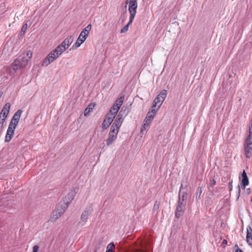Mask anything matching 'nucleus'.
<instances>
[{"label": "nucleus", "mask_w": 252, "mask_h": 252, "mask_svg": "<svg viewBox=\"0 0 252 252\" xmlns=\"http://www.w3.org/2000/svg\"><path fill=\"white\" fill-rule=\"evenodd\" d=\"M241 189L239 186H238V198H239L240 194Z\"/></svg>", "instance_id": "c9c22d12"}, {"label": "nucleus", "mask_w": 252, "mask_h": 252, "mask_svg": "<svg viewBox=\"0 0 252 252\" xmlns=\"http://www.w3.org/2000/svg\"><path fill=\"white\" fill-rule=\"evenodd\" d=\"M10 106H11V105H10V103L8 102V103H6L3 106L2 109L0 113L1 115V116L3 117V119H6V118L8 115V113L9 112Z\"/></svg>", "instance_id": "2eb2a0df"}, {"label": "nucleus", "mask_w": 252, "mask_h": 252, "mask_svg": "<svg viewBox=\"0 0 252 252\" xmlns=\"http://www.w3.org/2000/svg\"><path fill=\"white\" fill-rule=\"evenodd\" d=\"M114 249V245L113 243H110L107 246L106 252H113Z\"/></svg>", "instance_id": "a878e982"}, {"label": "nucleus", "mask_w": 252, "mask_h": 252, "mask_svg": "<svg viewBox=\"0 0 252 252\" xmlns=\"http://www.w3.org/2000/svg\"><path fill=\"white\" fill-rule=\"evenodd\" d=\"M22 113V111L21 110H18L14 114L13 116L12 117V118L11 120V121H10L9 125L12 126L16 127V126H17V125L20 121Z\"/></svg>", "instance_id": "9b49d317"}, {"label": "nucleus", "mask_w": 252, "mask_h": 252, "mask_svg": "<svg viewBox=\"0 0 252 252\" xmlns=\"http://www.w3.org/2000/svg\"><path fill=\"white\" fill-rule=\"evenodd\" d=\"M158 111V108H153V107H151L150 111L148 112L147 115L146 117L150 120H152L155 117V116Z\"/></svg>", "instance_id": "6ab92c4d"}, {"label": "nucleus", "mask_w": 252, "mask_h": 252, "mask_svg": "<svg viewBox=\"0 0 252 252\" xmlns=\"http://www.w3.org/2000/svg\"><path fill=\"white\" fill-rule=\"evenodd\" d=\"M119 131L118 130H115V128H111L108 134V137L106 140L107 146L111 145L116 140Z\"/></svg>", "instance_id": "6e6552de"}, {"label": "nucleus", "mask_w": 252, "mask_h": 252, "mask_svg": "<svg viewBox=\"0 0 252 252\" xmlns=\"http://www.w3.org/2000/svg\"><path fill=\"white\" fill-rule=\"evenodd\" d=\"M246 241L249 245L252 246V229L250 226L247 227Z\"/></svg>", "instance_id": "f3484780"}, {"label": "nucleus", "mask_w": 252, "mask_h": 252, "mask_svg": "<svg viewBox=\"0 0 252 252\" xmlns=\"http://www.w3.org/2000/svg\"><path fill=\"white\" fill-rule=\"evenodd\" d=\"M84 41L80 38H77L75 43L73 45L72 49H76L78 48Z\"/></svg>", "instance_id": "b1692460"}, {"label": "nucleus", "mask_w": 252, "mask_h": 252, "mask_svg": "<svg viewBox=\"0 0 252 252\" xmlns=\"http://www.w3.org/2000/svg\"><path fill=\"white\" fill-rule=\"evenodd\" d=\"M167 95V91L162 90L159 94L155 98L152 107L153 108H158L161 106Z\"/></svg>", "instance_id": "423d86ee"}, {"label": "nucleus", "mask_w": 252, "mask_h": 252, "mask_svg": "<svg viewBox=\"0 0 252 252\" xmlns=\"http://www.w3.org/2000/svg\"><path fill=\"white\" fill-rule=\"evenodd\" d=\"M61 216L62 215L58 213V212L56 211V210H54L52 214L49 221L54 222L57 220H58Z\"/></svg>", "instance_id": "412c9836"}, {"label": "nucleus", "mask_w": 252, "mask_h": 252, "mask_svg": "<svg viewBox=\"0 0 252 252\" xmlns=\"http://www.w3.org/2000/svg\"><path fill=\"white\" fill-rule=\"evenodd\" d=\"M39 247L37 245H34L33 247V252H37Z\"/></svg>", "instance_id": "473e14b6"}, {"label": "nucleus", "mask_w": 252, "mask_h": 252, "mask_svg": "<svg viewBox=\"0 0 252 252\" xmlns=\"http://www.w3.org/2000/svg\"><path fill=\"white\" fill-rule=\"evenodd\" d=\"M32 51L28 50L19 56L11 65L10 73L14 74L18 69L25 67L32 57Z\"/></svg>", "instance_id": "f257e3e1"}, {"label": "nucleus", "mask_w": 252, "mask_h": 252, "mask_svg": "<svg viewBox=\"0 0 252 252\" xmlns=\"http://www.w3.org/2000/svg\"><path fill=\"white\" fill-rule=\"evenodd\" d=\"M16 127L8 126L6 134L5 137V142H9L13 136Z\"/></svg>", "instance_id": "ddd939ff"}, {"label": "nucleus", "mask_w": 252, "mask_h": 252, "mask_svg": "<svg viewBox=\"0 0 252 252\" xmlns=\"http://www.w3.org/2000/svg\"><path fill=\"white\" fill-rule=\"evenodd\" d=\"M197 192H198V193H199V196L198 197H196V198H197V197H198V198H200V194L201 193V189H200L199 188L197 189Z\"/></svg>", "instance_id": "f704fd0d"}, {"label": "nucleus", "mask_w": 252, "mask_h": 252, "mask_svg": "<svg viewBox=\"0 0 252 252\" xmlns=\"http://www.w3.org/2000/svg\"><path fill=\"white\" fill-rule=\"evenodd\" d=\"M236 252H244L242 250L239 249H238L236 251Z\"/></svg>", "instance_id": "e433bc0d"}, {"label": "nucleus", "mask_w": 252, "mask_h": 252, "mask_svg": "<svg viewBox=\"0 0 252 252\" xmlns=\"http://www.w3.org/2000/svg\"><path fill=\"white\" fill-rule=\"evenodd\" d=\"M123 109L124 107H123L119 112L111 128H115V130H118V131H119L120 127L123 123L124 119L126 115L125 113V110H124Z\"/></svg>", "instance_id": "39448f33"}, {"label": "nucleus", "mask_w": 252, "mask_h": 252, "mask_svg": "<svg viewBox=\"0 0 252 252\" xmlns=\"http://www.w3.org/2000/svg\"><path fill=\"white\" fill-rule=\"evenodd\" d=\"M0 119H3V117L1 116V115L0 114Z\"/></svg>", "instance_id": "ea45409f"}, {"label": "nucleus", "mask_w": 252, "mask_h": 252, "mask_svg": "<svg viewBox=\"0 0 252 252\" xmlns=\"http://www.w3.org/2000/svg\"><path fill=\"white\" fill-rule=\"evenodd\" d=\"M151 120H150L149 119L147 118V117L145 118V120H144V124H148V126H150V123L151 122Z\"/></svg>", "instance_id": "2f4dec72"}, {"label": "nucleus", "mask_w": 252, "mask_h": 252, "mask_svg": "<svg viewBox=\"0 0 252 252\" xmlns=\"http://www.w3.org/2000/svg\"><path fill=\"white\" fill-rule=\"evenodd\" d=\"M63 52V51L62 49H60L57 46L54 50L52 51L44 60L42 63V65L47 66L49 64L58 59Z\"/></svg>", "instance_id": "f03ea898"}, {"label": "nucleus", "mask_w": 252, "mask_h": 252, "mask_svg": "<svg viewBox=\"0 0 252 252\" xmlns=\"http://www.w3.org/2000/svg\"><path fill=\"white\" fill-rule=\"evenodd\" d=\"M2 94V93L1 92H0V97L1 96Z\"/></svg>", "instance_id": "a19ab883"}, {"label": "nucleus", "mask_w": 252, "mask_h": 252, "mask_svg": "<svg viewBox=\"0 0 252 252\" xmlns=\"http://www.w3.org/2000/svg\"><path fill=\"white\" fill-rule=\"evenodd\" d=\"M75 197V193L73 191L70 192L64 198L63 201H65V203H67V205L73 200Z\"/></svg>", "instance_id": "aec40b11"}, {"label": "nucleus", "mask_w": 252, "mask_h": 252, "mask_svg": "<svg viewBox=\"0 0 252 252\" xmlns=\"http://www.w3.org/2000/svg\"><path fill=\"white\" fill-rule=\"evenodd\" d=\"M91 25H88L81 32L80 34L79 35L78 38H80L81 39L83 40V41H85L87 37L88 36V35L90 33V31L91 30Z\"/></svg>", "instance_id": "f8f14e48"}, {"label": "nucleus", "mask_w": 252, "mask_h": 252, "mask_svg": "<svg viewBox=\"0 0 252 252\" xmlns=\"http://www.w3.org/2000/svg\"><path fill=\"white\" fill-rule=\"evenodd\" d=\"M102 147H101V146H100V148H103L104 147V144H102Z\"/></svg>", "instance_id": "4c0bfd02"}, {"label": "nucleus", "mask_w": 252, "mask_h": 252, "mask_svg": "<svg viewBox=\"0 0 252 252\" xmlns=\"http://www.w3.org/2000/svg\"><path fill=\"white\" fill-rule=\"evenodd\" d=\"M124 100V96H121L118 98L110 110L109 113L107 114L106 117L108 118L112 117V120H114L116 114L123 104Z\"/></svg>", "instance_id": "20e7f679"}, {"label": "nucleus", "mask_w": 252, "mask_h": 252, "mask_svg": "<svg viewBox=\"0 0 252 252\" xmlns=\"http://www.w3.org/2000/svg\"><path fill=\"white\" fill-rule=\"evenodd\" d=\"M223 243H225V244H226V243H227L226 240H223Z\"/></svg>", "instance_id": "58836bf2"}, {"label": "nucleus", "mask_w": 252, "mask_h": 252, "mask_svg": "<svg viewBox=\"0 0 252 252\" xmlns=\"http://www.w3.org/2000/svg\"><path fill=\"white\" fill-rule=\"evenodd\" d=\"M28 25L27 24H25L22 27L21 30V32L23 33V34H25L27 29Z\"/></svg>", "instance_id": "cd10ccee"}, {"label": "nucleus", "mask_w": 252, "mask_h": 252, "mask_svg": "<svg viewBox=\"0 0 252 252\" xmlns=\"http://www.w3.org/2000/svg\"><path fill=\"white\" fill-rule=\"evenodd\" d=\"M68 206L67 203H65V201H61L57 204L55 210L62 215L68 207Z\"/></svg>", "instance_id": "4468645a"}, {"label": "nucleus", "mask_w": 252, "mask_h": 252, "mask_svg": "<svg viewBox=\"0 0 252 252\" xmlns=\"http://www.w3.org/2000/svg\"><path fill=\"white\" fill-rule=\"evenodd\" d=\"M216 181L214 180V179H210V184H209V186L211 187H213L215 184H216Z\"/></svg>", "instance_id": "c85d7f7f"}, {"label": "nucleus", "mask_w": 252, "mask_h": 252, "mask_svg": "<svg viewBox=\"0 0 252 252\" xmlns=\"http://www.w3.org/2000/svg\"><path fill=\"white\" fill-rule=\"evenodd\" d=\"M251 201L252 202V197Z\"/></svg>", "instance_id": "79ce46f5"}, {"label": "nucleus", "mask_w": 252, "mask_h": 252, "mask_svg": "<svg viewBox=\"0 0 252 252\" xmlns=\"http://www.w3.org/2000/svg\"><path fill=\"white\" fill-rule=\"evenodd\" d=\"M94 107V105L93 104H90L84 111V116H87L89 115V113L92 111Z\"/></svg>", "instance_id": "5701e85b"}, {"label": "nucleus", "mask_w": 252, "mask_h": 252, "mask_svg": "<svg viewBox=\"0 0 252 252\" xmlns=\"http://www.w3.org/2000/svg\"><path fill=\"white\" fill-rule=\"evenodd\" d=\"M244 146L245 156L247 158H250L252 151V119L249 127V135L245 140Z\"/></svg>", "instance_id": "7ed1b4c3"}, {"label": "nucleus", "mask_w": 252, "mask_h": 252, "mask_svg": "<svg viewBox=\"0 0 252 252\" xmlns=\"http://www.w3.org/2000/svg\"><path fill=\"white\" fill-rule=\"evenodd\" d=\"M185 206L177 204L175 212V216L177 218H179L183 215L185 210Z\"/></svg>", "instance_id": "dca6fc26"}, {"label": "nucleus", "mask_w": 252, "mask_h": 252, "mask_svg": "<svg viewBox=\"0 0 252 252\" xmlns=\"http://www.w3.org/2000/svg\"><path fill=\"white\" fill-rule=\"evenodd\" d=\"M148 126H148L147 124H144L142 126V127H141V132H143L144 130H146V129Z\"/></svg>", "instance_id": "7c9ffc66"}, {"label": "nucleus", "mask_w": 252, "mask_h": 252, "mask_svg": "<svg viewBox=\"0 0 252 252\" xmlns=\"http://www.w3.org/2000/svg\"><path fill=\"white\" fill-rule=\"evenodd\" d=\"M133 19L131 20L130 19H129V21L128 23L121 30V33H125L128 30L129 26L132 23Z\"/></svg>", "instance_id": "393cba45"}, {"label": "nucleus", "mask_w": 252, "mask_h": 252, "mask_svg": "<svg viewBox=\"0 0 252 252\" xmlns=\"http://www.w3.org/2000/svg\"><path fill=\"white\" fill-rule=\"evenodd\" d=\"M91 211L88 210H85L82 213L81 216V220L82 222L86 221Z\"/></svg>", "instance_id": "4be33fe9"}, {"label": "nucleus", "mask_w": 252, "mask_h": 252, "mask_svg": "<svg viewBox=\"0 0 252 252\" xmlns=\"http://www.w3.org/2000/svg\"><path fill=\"white\" fill-rule=\"evenodd\" d=\"M128 3V11L130 13L129 19H134L136 14L137 2L136 0H129L126 3Z\"/></svg>", "instance_id": "0eeeda50"}, {"label": "nucleus", "mask_w": 252, "mask_h": 252, "mask_svg": "<svg viewBox=\"0 0 252 252\" xmlns=\"http://www.w3.org/2000/svg\"><path fill=\"white\" fill-rule=\"evenodd\" d=\"M104 120L105 121V122H107L108 123L111 124L112 122L113 121V120H112V117H106V118L104 119Z\"/></svg>", "instance_id": "c756f323"}, {"label": "nucleus", "mask_w": 252, "mask_h": 252, "mask_svg": "<svg viewBox=\"0 0 252 252\" xmlns=\"http://www.w3.org/2000/svg\"><path fill=\"white\" fill-rule=\"evenodd\" d=\"M242 180L241 182V188L243 189H244L246 187V186L248 185L249 184V181L247 175V174L245 170L243 171L242 173Z\"/></svg>", "instance_id": "a211bd4d"}, {"label": "nucleus", "mask_w": 252, "mask_h": 252, "mask_svg": "<svg viewBox=\"0 0 252 252\" xmlns=\"http://www.w3.org/2000/svg\"><path fill=\"white\" fill-rule=\"evenodd\" d=\"M74 40L73 36H70L66 38L61 44L58 46L64 52L71 45Z\"/></svg>", "instance_id": "9d476101"}, {"label": "nucleus", "mask_w": 252, "mask_h": 252, "mask_svg": "<svg viewBox=\"0 0 252 252\" xmlns=\"http://www.w3.org/2000/svg\"><path fill=\"white\" fill-rule=\"evenodd\" d=\"M110 125V124L108 123L107 122H105V121L104 120L102 124V127L103 129H106L107 128L109 127Z\"/></svg>", "instance_id": "bb28decb"}, {"label": "nucleus", "mask_w": 252, "mask_h": 252, "mask_svg": "<svg viewBox=\"0 0 252 252\" xmlns=\"http://www.w3.org/2000/svg\"><path fill=\"white\" fill-rule=\"evenodd\" d=\"M229 190L230 191H231L232 190V188H233V186H232V181H231L229 182Z\"/></svg>", "instance_id": "72a5a7b5"}, {"label": "nucleus", "mask_w": 252, "mask_h": 252, "mask_svg": "<svg viewBox=\"0 0 252 252\" xmlns=\"http://www.w3.org/2000/svg\"><path fill=\"white\" fill-rule=\"evenodd\" d=\"M128 0H127V1H128Z\"/></svg>", "instance_id": "37998d69"}, {"label": "nucleus", "mask_w": 252, "mask_h": 252, "mask_svg": "<svg viewBox=\"0 0 252 252\" xmlns=\"http://www.w3.org/2000/svg\"><path fill=\"white\" fill-rule=\"evenodd\" d=\"M187 195L188 194L187 192L184 190V189L182 185L179 192V200L178 204L186 206L187 204Z\"/></svg>", "instance_id": "1a4fd4ad"}]
</instances>
